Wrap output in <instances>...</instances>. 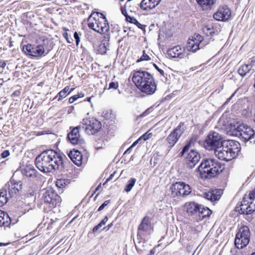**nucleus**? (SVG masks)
<instances>
[{
	"instance_id": "nucleus-6",
	"label": "nucleus",
	"mask_w": 255,
	"mask_h": 255,
	"mask_svg": "<svg viewBox=\"0 0 255 255\" xmlns=\"http://www.w3.org/2000/svg\"><path fill=\"white\" fill-rule=\"evenodd\" d=\"M236 211L240 214L247 215L255 211V189L244 197L241 205L236 207Z\"/></svg>"
},
{
	"instance_id": "nucleus-50",
	"label": "nucleus",
	"mask_w": 255,
	"mask_h": 255,
	"mask_svg": "<svg viewBox=\"0 0 255 255\" xmlns=\"http://www.w3.org/2000/svg\"><path fill=\"white\" fill-rule=\"evenodd\" d=\"M121 10L122 14L125 16L126 18H127V16H128L127 14V10L126 8L123 6L121 7Z\"/></svg>"
},
{
	"instance_id": "nucleus-7",
	"label": "nucleus",
	"mask_w": 255,
	"mask_h": 255,
	"mask_svg": "<svg viewBox=\"0 0 255 255\" xmlns=\"http://www.w3.org/2000/svg\"><path fill=\"white\" fill-rule=\"evenodd\" d=\"M189 146V144L184 146L180 154L181 156L185 157V164L187 167L192 169L198 163L201 157L199 153L195 150L192 149L189 152H187Z\"/></svg>"
},
{
	"instance_id": "nucleus-16",
	"label": "nucleus",
	"mask_w": 255,
	"mask_h": 255,
	"mask_svg": "<svg viewBox=\"0 0 255 255\" xmlns=\"http://www.w3.org/2000/svg\"><path fill=\"white\" fill-rule=\"evenodd\" d=\"M231 16V11L226 5L220 7L213 15L214 18L218 21H226Z\"/></svg>"
},
{
	"instance_id": "nucleus-36",
	"label": "nucleus",
	"mask_w": 255,
	"mask_h": 255,
	"mask_svg": "<svg viewBox=\"0 0 255 255\" xmlns=\"http://www.w3.org/2000/svg\"><path fill=\"white\" fill-rule=\"evenodd\" d=\"M203 32L207 36H212L214 33V29L212 25H206L203 28Z\"/></svg>"
},
{
	"instance_id": "nucleus-9",
	"label": "nucleus",
	"mask_w": 255,
	"mask_h": 255,
	"mask_svg": "<svg viewBox=\"0 0 255 255\" xmlns=\"http://www.w3.org/2000/svg\"><path fill=\"white\" fill-rule=\"evenodd\" d=\"M223 142L222 136L215 131L210 132L204 143L205 148L208 150H215Z\"/></svg>"
},
{
	"instance_id": "nucleus-43",
	"label": "nucleus",
	"mask_w": 255,
	"mask_h": 255,
	"mask_svg": "<svg viewBox=\"0 0 255 255\" xmlns=\"http://www.w3.org/2000/svg\"><path fill=\"white\" fill-rule=\"evenodd\" d=\"M151 136H152L151 133H148L147 132L145 133L144 134H143L141 136H140V137L139 138V139H142L144 141H145L147 139L150 138L151 137Z\"/></svg>"
},
{
	"instance_id": "nucleus-37",
	"label": "nucleus",
	"mask_w": 255,
	"mask_h": 255,
	"mask_svg": "<svg viewBox=\"0 0 255 255\" xmlns=\"http://www.w3.org/2000/svg\"><path fill=\"white\" fill-rule=\"evenodd\" d=\"M136 182V179L135 178H131L128 181V184L125 187V191L127 192H128L130 191V190L132 189V187L135 184V183Z\"/></svg>"
},
{
	"instance_id": "nucleus-55",
	"label": "nucleus",
	"mask_w": 255,
	"mask_h": 255,
	"mask_svg": "<svg viewBox=\"0 0 255 255\" xmlns=\"http://www.w3.org/2000/svg\"><path fill=\"white\" fill-rule=\"evenodd\" d=\"M150 109H147L144 112V113L143 114V115H147V114H148L150 111Z\"/></svg>"
},
{
	"instance_id": "nucleus-30",
	"label": "nucleus",
	"mask_w": 255,
	"mask_h": 255,
	"mask_svg": "<svg viewBox=\"0 0 255 255\" xmlns=\"http://www.w3.org/2000/svg\"><path fill=\"white\" fill-rule=\"evenodd\" d=\"M196 1L203 10H209L212 8L216 0H196Z\"/></svg>"
},
{
	"instance_id": "nucleus-19",
	"label": "nucleus",
	"mask_w": 255,
	"mask_h": 255,
	"mask_svg": "<svg viewBox=\"0 0 255 255\" xmlns=\"http://www.w3.org/2000/svg\"><path fill=\"white\" fill-rule=\"evenodd\" d=\"M200 205L194 202H188L185 203L184 210L189 216L197 221V217L198 215Z\"/></svg>"
},
{
	"instance_id": "nucleus-11",
	"label": "nucleus",
	"mask_w": 255,
	"mask_h": 255,
	"mask_svg": "<svg viewBox=\"0 0 255 255\" xmlns=\"http://www.w3.org/2000/svg\"><path fill=\"white\" fill-rule=\"evenodd\" d=\"M152 75L145 71L138 70L133 72L132 80L136 87L140 90L143 84Z\"/></svg>"
},
{
	"instance_id": "nucleus-5",
	"label": "nucleus",
	"mask_w": 255,
	"mask_h": 255,
	"mask_svg": "<svg viewBox=\"0 0 255 255\" xmlns=\"http://www.w3.org/2000/svg\"><path fill=\"white\" fill-rule=\"evenodd\" d=\"M233 134L240 136L245 142L250 141V142H255V131L252 128L244 124L237 123L231 128Z\"/></svg>"
},
{
	"instance_id": "nucleus-62",
	"label": "nucleus",
	"mask_w": 255,
	"mask_h": 255,
	"mask_svg": "<svg viewBox=\"0 0 255 255\" xmlns=\"http://www.w3.org/2000/svg\"><path fill=\"white\" fill-rule=\"evenodd\" d=\"M64 37H65V38H66V36H68V34H67V33H64Z\"/></svg>"
},
{
	"instance_id": "nucleus-56",
	"label": "nucleus",
	"mask_w": 255,
	"mask_h": 255,
	"mask_svg": "<svg viewBox=\"0 0 255 255\" xmlns=\"http://www.w3.org/2000/svg\"><path fill=\"white\" fill-rule=\"evenodd\" d=\"M113 226V223H111V224H109L107 226V231L109 230Z\"/></svg>"
},
{
	"instance_id": "nucleus-26",
	"label": "nucleus",
	"mask_w": 255,
	"mask_h": 255,
	"mask_svg": "<svg viewBox=\"0 0 255 255\" xmlns=\"http://www.w3.org/2000/svg\"><path fill=\"white\" fill-rule=\"evenodd\" d=\"M212 214V211L207 207H204L202 205H200L199 212L198 215L197 217V221L202 220L206 217H208Z\"/></svg>"
},
{
	"instance_id": "nucleus-4",
	"label": "nucleus",
	"mask_w": 255,
	"mask_h": 255,
	"mask_svg": "<svg viewBox=\"0 0 255 255\" xmlns=\"http://www.w3.org/2000/svg\"><path fill=\"white\" fill-rule=\"evenodd\" d=\"M88 25L90 28L101 33H107L110 30L108 20L106 17L99 12H93L89 16Z\"/></svg>"
},
{
	"instance_id": "nucleus-18",
	"label": "nucleus",
	"mask_w": 255,
	"mask_h": 255,
	"mask_svg": "<svg viewBox=\"0 0 255 255\" xmlns=\"http://www.w3.org/2000/svg\"><path fill=\"white\" fill-rule=\"evenodd\" d=\"M228 148L224 147V142L214 151L216 156L220 159L230 161L234 158V156L230 152Z\"/></svg>"
},
{
	"instance_id": "nucleus-61",
	"label": "nucleus",
	"mask_w": 255,
	"mask_h": 255,
	"mask_svg": "<svg viewBox=\"0 0 255 255\" xmlns=\"http://www.w3.org/2000/svg\"><path fill=\"white\" fill-rule=\"evenodd\" d=\"M87 101L90 102H91V97L87 98Z\"/></svg>"
},
{
	"instance_id": "nucleus-38",
	"label": "nucleus",
	"mask_w": 255,
	"mask_h": 255,
	"mask_svg": "<svg viewBox=\"0 0 255 255\" xmlns=\"http://www.w3.org/2000/svg\"><path fill=\"white\" fill-rule=\"evenodd\" d=\"M69 180L65 179H58L56 182V186L59 188H63L69 184Z\"/></svg>"
},
{
	"instance_id": "nucleus-51",
	"label": "nucleus",
	"mask_w": 255,
	"mask_h": 255,
	"mask_svg": "<svg viewBox=\"0 0 255 255\" xmlns=\"http://www.w3.org/2000/svg\"><path fill=\"white\" fill-rule=\"evenodd\" d=\"M135 25H136L138 28H140L141 29H144L145 27V25H143L140 24L138 21H137V23H136V24Z\"/></svg>"
},
{
	"instance_id": "nucleus-39",
	"label": "nucleus",
	"mask_w": 255,
	"mask_h": 255,
	"mask_svg": "<svg viewBox=\"0 0 255 255\" xmlns=\"http://www.w3.org/2000/svg\"><path fill=\"white\" fill-rule=\"evenodd\" d=\"M84 96V94L82 93L74 95L69 99V103L72 104L74 103L76 100H77L78 98L80 97H83Z\"/></svg>"
},
{
	"instance_id": "nucleus-44",
	"label": "nucleus",
	"mask_w": 255,
	"mask_h": 255,
	"mask_svg": "<svg viewBox=\"0 0 255 255\" xmlns=\"http://www.w3.org/2000/svg\"><path fill=\"white\" fill-rule=\"evenodd\" d=\"M74 37L76 40V45L78 46L80 41V38L79 36V34L77 32H75L74 33Z\"/></svg>"
},
{
	"instance_id": "nucleus-57",
	"label": "nucleus",
	"mask_w": 255,
	"mask_h": 255,
	"mask_svg": "<svg viewBox=\"0 0 255 255\" xmlns=\"http://www.w3.org/2000/svg\"><path fill=\"white\" fill-rule=\"evenodd\" d=\"M138 140H139V139H138L137 140L134 142L130 146L131 147H133V146H134L137 144Z\"/></svg>"
},
{
	"instance_id": "nucleus-23",
	"label": "nucleus",
	"mask_w": 255,
	"mask_h": 255,
	"mask_svg": "<svg viewBox=\"0 0 255 255\" xmlns=\"http://www.w3.org/2000/svg\"><path fill=\"white\" fill-rule=\"evenodd\" d=\"M222 194L223 190L218 189L204 193L203 197L211 202H214L219 200Z\"/></svg>"
},
{
	"instance_id": "nucleus-47",
	"label": "nucleus",
	"mask_w": 255,
	"mask_h": 255,
	"mask_svg": "<svg viewBox=\"0 0 255 255\" xmlns=\"http://www.w3.org/2000/svg\"><path fill=\"white\" fill-rule=\"evenodd\" d=\"M103 225L101 224V223H100L99 224H98L97 226L94 227V228L93 229V232H97L99 230V229Z\"/></svg>"
},
{
	"instance_id": "nucleus-52",
	"label": "nucleus",
	"mask_w": 255,
	"mask_h": 255,
	"mask_svg": "<svg viewBox=\"0 0 255 255\" xmlns=\"http://www.w3.org/2000/svg\"><path fill=\"white\" fill-rule=\"evenodd\" d=\"M108 220V218L107 216H106L103 220L100 222L101 224H102L103 226L105 225L106 223L107 222Z\"/></svg>"
},
{
	"instance_id": "nucleus-34",
	"label": "nucleus",
	"mask_w": 255,
	"mask_h": 255,
	"mask_svg": "<svg viewBox=\"0 0 255 255\" xmlns=\"http://www.w3.org/2000/svg\"><path fill=\"white\" fill-rule=\"evenodd\" d=\"M9 196H7L6 190L3 188L0 190V207L3 206L8 201Z\"/></svg>"
},
{
	"instance_id": "nucleus-3",
	"label": "nucleus",
	"mask_w": 255,
	"mask_h": 255,
	"mask_svg": "<svg viewBox=\"0 0 255 255\" xmlns=\"http://www.w3.org/2000/svg\"><path fill=\"white\" fill-rule=\"evenodd\" d=\"M197 169L201 174L206 173L205 177L212 178L221 173L224 166L218 160L208 158L203 160Z\"/></svg>"
},
{
	"instance_id": "nucleus-58",
	"label": "nucleus",
	"mask_w": 255,
	"mask_h": 255,
	"mask_svg": "<svg viewBox=\"0 0 255 255\" xmlns=\"http://www.w3.org/2000/svg\"><path fill=\"white\" fill-rule=\"evenodd\" d=\"M113 176H114L113 174H111L110 175V176L107 179L106 182L110 181L112 178Z\"/></svg>"
},
{
	"instance_id": "nucleus-49",
	"label": "nucleus",
	"mask_w": 255,
	"mask_h": 255,
	"mask_svg": "<svg viewBox=\"0 0 255 255\" xmlns=\"http://www.w3.org/2000/svg\"><path fill=\"white\" fill-rule=\"evenodd\" d=\"M153 65H154V67L158 70V71L160 73V74L161 75L164 76V72L163 70L159 68L158 67L156 64H154Z\"/></svg>"
},
{
	"instance_id": "nucleus-12",
	"label": "nucleus",
	"mask_w": 255,
	"mask_h": 255,
	"mask_svg": "<svg viewBox=\"0 0 255 255\" xmlns=\"http://www.w3.org/2000/svg\"><path fill=\"white\" fill-rule=\"evenodd\" d=\"M81 129L82 128L80 125L73 128L71 132L68 134L67 138L72 144L79 145L83 147L85 145V141L80 135L79 130Z\"/></svg>"
},
{
	"instance_id": "nucleus-1",
	"label": "nucleus",
	"mask_w": 255,
	"mask_h": 255,
	"mask_svg": "<svg viewBox=\"0 0 255 255\" xmlns=\"http://www.w3.org/2000/svg\"><path fill=\"white\" fill-rule=\"evenodd\" d=\"M63 156L65 157L54 150H45L36 157L35 165L39 170L44 173L61 170L64 168Z\"/></svg>"
},
{
	"instance_id": "nucleus-32",
	"label": "nucleus",
	"mask_w": 255,
	"mask_h": 255,
	"mask_svg": "<svg viewBox=\"0 0 255 255\" xmlns=\"http://www.w3.org/2000/svg\"><path fill=\"white\" fill-rule=\"evenodd\" d=\"M138 241L137 243H135V246L136 249L139 254H142L145 251L144 244L145 242L142 241V237L140 239V237L137 238Z\"/></svg>"
},
{
	"instance_id": "nucleus-35",
	"label": "nucleus",
	"mask_w": 255,
	"mask_h": 255,
	"mask_svg": "<svg viewBox=\"0 0 255 255\" xmlns=\"http://www.w3.org/2000/svg\"><path fill=\"white\" fill-rule=\"evenodd\" d=\"M69 90V87L66 86L62 90H61L57 95V96L55 97V98H56L58 96H59L58 101H60L63 99L64 98H65L67 95L69 94L70 93V92L67 94L68 91Z\"/></svg>"
},
{
	"instance_id": "nucleus-15",
	"label": "nucleus",
	"mask_w": 255,
	"mask_h": 255,
	"mask_svg": "<svg viewBox=\"0 0 255 255\" xmlns=\"http://www.w3.org/2000/svg\"><path fill=\"white\" fill-rule=\"evenodd\" d=\"M3 189L8 192L9 198L17 196L22 189V184L20 182L10 181L7 182L4 186Z\"/></svg>"
},
{
	"instance_id": "nucleus-42",
	"label": "nucleus",
	"mask_w": 255,
	"mask_h": 255,
	"mask_svg": "<svg viewBox=\"0 0 255 255\" xmlns=\"http://www.w3.org/2000/svg\"><path fill=\"white\" fill-rule=\"evenodd\" d=\"M126 20L127 21H128L134 24H135L136 23H137V20L135 18L132 16H130L129 15L127 16Z\"/></svg>"
},
{
	"instance_id": "nucleus-64",
	"label": "nucleus",
	"mask_w": 255,
	"mask_h": 255,
	"mask_svg": "<svg viewBox=\"0 0 255 255\" xmlns=\"http://www.w3.org/2000/svg\"><path fill=\"white\" fill-rule=\"evenodd\" d=\"M254 121L255 122V118H254Z\"/></svg>"
},
{
	"instance_id": "nucleus-63",
	"label": "nucleus",
	"mask_w": 255,
	"mask_h": 255,
	"mask_svg": "<svg viewBox=\"0 0 255 255\" xmlns=\"http://www.w3.org/2000/svg\"><path fill=\"white\" fill-rule=\"evenodd\" d=\"M251 255H255V252L253 253Z\"/></svg>"
},
{
	"instance_id": "nucleus-28",
	"label": "nucleus",
	"mask_w": 255,
	"mask_h": 255,
	"mask_svg": "<svg viewBox=\"0 0 255 255\" xmlns=\"http://www.w3.org/2000/svg\"><path fill=\"white\" fill-rule=\"evenodd\" d=\"M181 188V186L180 185V182H176L172 184L169 188V192H170L169 195L170 196L173 198L179 196L180 189Z\"/></svg>"
},
{
	"instance_id": "nucleus-41",
	"label": "nucleus",
	"mask_w": 255,
	"mask_h": 255,
	"mask_svg": "<svg viewBox=\"0 0 255 255\" xmlns=\"http://www.w3.org/2000/svg\"><path fill=\"white\" fill-rule=\"evenodd\" d=\"M150 59V58L149 56L145 53L144 51H143L142 55L141 56L140 59L138 60L137 62L149 60Z\"/></svg>"
},
{
	"instance_id": "nucleus-2",
	"label": "nucleus",
	"mask_w": 255,
	"mask_h": 255,
	"mask_svg": "<svg viewBox=\"0 0 255 255\" xmlns=\"http://www.w3.org/2000/svg\"><path fill=\"white\" fill-rule=\"evenodd\" d=\"M203 38L201 35L198 34L196 37L189 38L186 47L182 49L179 45L174 46L167 50L168 55L172 58H176L177 61L184 58L188 55L185 50L195 52L202 48V42Z\"/></svg>"
},
{
	"instance_id": "nucleus-45",
	"label": "nucleus",
	"mask_w": 255,
	"mask_h": 255,
	"mask_svg": "<svg viewBox=\"0 0 255 255\" xmlns=\"http://www.w3.org/2000/svg\"><path fill=\"white\" fill-rule=\"evenodd\" d=\"M110 203V200H106L105 201L99 208L98 209V211H101L103 210L104 208L108 205Z\"/></svg>"
},
{
	"instance_id": "nucleus-21",
	"label": "nucleus",
	"mask_w": 255,
	"mask_h": 255,
	"mask_svg": "<svg viewBox=\"0 0 255 255\" xmlns=\"http://www.w3.org/2000/svg\"><path fill=\"white\" fill-rule=\"evenodd\" d=\"M224 147L228 148L229 151L234 157H235L240 150V144L239 142L234 140H223Z\"/></svg>"
},
{
	"instance_id": "nucleus-22",
	"label": "nucleus",
	"mask_w": 255,
	"mask_h": 255,
	"mask_svg": "<svg viewBox=\"0 0 255 255\" xmlns=\"http://www.w3.org/2000/svg\"><path fill=\"white\" fill-rule=\"evenodd\" d=\"M151 228L150 222L147 217L142 219L138 228L137 237L141 239L145 233H148Z\"/></svg>"
},
{
	"instance_id": "nucleus-25",
	"label": "nucleus",
	"mask_w": 255,
	"mask_h": 255,
	"mask_svg": "<svg viewBox=\"0 0 255 255\" xmlns=\"http://www.w3.org/2000/svg\"><path fill=\"white\" fill-rule=\"evenodd\" d=\"M161 0H142L140 7L143 10L151 9L155 8Z\"/></svg>"
},
{
	"instance_id": "nucleus-53",
	"label": "nucleus",
	"mask_w": 255,
	"mask_h": 255,
	"mask_svg": "<svg viewBox=\"0 0 255 255\" xmlns=\"http://www.w3.org/2000/svg\"><path fill=\"white\" fill-rule=\"evenodd\" d=\"M6 65L5 61L3 60H0V67L4 68Z\"/></svg>"
},
{
	"instance_id": "nucleus-27",
	"label": "nucleus",
	"mask_w": 255,
	"mask_h": 255,
	"mask_svg": "<svg viewBox=\"0 0 255 255\" xmlns=\"http://www.w3.org/2000/svg\"><path fill=\"white\" fill-rule=\"evenodd\" d=\"M22 173L28 177L34 178L37 177V171L32 165H28L22 170Z\"/></svg>"
},
{
	"instance_id": "nucleus-8",
	"label": "nucleus",
	"mask_w": 255,
	"mask_h": 255,
	"mask_svg": "<svg viewBox=\"0 0 255 255\" xmlns=\"http://www.w3.org/2000/svg\"><path fill=\"white\" fill-rule=\"evenodd\" d=\"M80 126L85 132L89 135L94 134L99 132L102 128L100 122L94 118H87L83 119Z\"/></svg>"
},
{
	"instance_id": "nucleus-40",
	"label": "nucleus",
	"mask_w": 255,
	"mask_h": 255,
	"mask_svg": "<svg viewBox=\"0 0 255 255\" xmlns=\"http://www.w3.org/2000/svg\"><path fill=\"white\" fill-rule=\"evenodd\" d=\"M119 87V83L118 82H112L110 83L109 87L108 88V90L110 89H117Z\"/></svg>"
},
{
	"instance_id": "nucleus-10",
	"label": "nucleus",
	"mask_w": 255,
	"mask_h": 255,
	"mask_svg": "<svg viewBox=\"0 0 255 255\" xmlns=\"http://www.w3.org/2000/svg\"><path fill=\"white\" fill-rule=\"evenodd\" d=\"M250 232L247 226L241 227L236 234L235 239V245L238 249H242L246 247L249 242Z\"/></svg>"
},
{
	"instance_id": "nucleus-54",
	"label": "nucleus",
	"mask_w": 255,
	"mask_h": 255,
	"mask_svg": "<svg viewBox=\"0 0 255 255\" xmlns=\"http://www.w3.org/2000/svg\"><path fill=\"white\" fill-rule=\"evenodd\" d=\"M132 147H131V146H130L129 148H128L126 150V151L125 152L124 154H128V153H129L130 152V151L131 150Z\"/></svg>"
},
{
	"instance_id": "nucleus-46",
	"label": "nucleus",
	"mask_w": 255,
	"mask_h": 255,
	"mask_svg": "<svg viewBox=\"0 0 255 255\" xmlns=\"http://www.w3.org/2000/svg\"><path fill=\"white\" fill-rule=\"evenodd\" d=\"M9 155V152L8 150H4L2 153L1 154V156L2 158H4L8 156Z\"/></svg>"
},
{
	"instance_id": "nucleus-24",
	"label": "nucleus",
	"mask_w": 255,
	"mask_h": 255,
	"mask_svg": "<svg viewBox=\"0 0 255 255\" xmlns=\"http://www.w3.org/2000/svg\"><path fill=\"white\" fill-rule=\"evenodd\" d=\"M68 155L73 162L77 165L80 166L82 163V156L81 152L78 150H71Z\"/></svg>"
},
{
	"instance_id": "nucleus-60",
	"label": "nucleus",
	"mask_w": 255,
	"mask_h": 255,
	"mask_svg": "<svg viewBox=\"0 0 255 255\" xmlns=\"http://www.w3.org/2000/svg\"><path fill=\"white\" fill-rule=\"evenodd\" d=\"M100 187H101V184L99 185L97 187V188H96V189H95V192H96V191L98 190L99 189V188H100Z\"/></svg>"
},
{
	"instance_id": "nucleus-17",
	"label": "nucleus",
	"mask_w": 255,
	"mask_h": 255,
	"mask_svg": "<svg viewBox=\"0 0 255 255\" xmlns=\"http://www.w3.org/2000/svg\"><path fill=\"white\" fill-rule=\"evenodd\" d=\"M139 90L148 95H152L155 92L156 85L152 76L147 79L146 82L143 84V86Z\"/></svg>"
},
{
	"instance_id": "nucleus-33",
	"label": "nucleus",
	"mask_w": 255,
	"mask_h": 255,
	"mask_svg": "<svg viewBox=\"0 0 255 255\" xmlns=\"http://www.w3.org/2000/svg\"><path fill=\"white\" fill-rule=\"evenodd\" d=\"M252 68L251 64H245L241 66L238 69V73L242 77H244Z\"/></svg>"
},
{
	"instance_id": "nucleus-31",
	"label": "nucleus",
	"mask_w": 255,
	"mask_h": 255,
	"mask_svg": "<svg viewBox=\"0 0 255 255\" xmlns=\"http://www.w3.org/2000/svg\"><path fill=\"white\" fill-rule=\"evenodd\" d=\"M180 185L181 188L180 189L179 196L186 197L191 193L192 189L188 184L183 182H180Z\"/></svg>"
},
{
	"instance_id": "nucleus-13",
	"label": "nucleus",
	"mask_w": 255,
	"mask_h": 255,
	"mask_svg": "<svg viewBox=\"0 0 255 255\" xmlns=\"http://www.w3.org/2000/svg\"><path fill=\"white\" fill-rule=\"evenodd\" d=\"M43 198L44 202L49 204V210L58 206L61 202L60 197L52 191L45 192L43 194Z\"/></svg>"
},
{
	"instance_id": "nucleus-59",
	"label": "nucleus",
	"mask_w": 255,
	"mask_h": 255,
	"mask_svg": "<svg viewBox=\"0 0 255 255\" xmlns=\"http://www.w3.org/2000/svg\"><path fill=\"white\" fill-rule=\"evenodd\" d=\"M7 245H8V243H0V246H6Z\"/></svg>"
},
{
	"instance_id": "nucleus-29",
	"label": "nucleus",
	"mask_w": 255,
	"mask_h": 255,
	"mask_svg": "<svg viewBox=\"0 0 255 255\" xmlns=\"http://www.w3.org/2000/svg\"><path fill=\"white\" fill-rule=\"evenodd\" d=\"M11 222V219L7 213L1 211L0 213V227H8Z\"/></svg>"
},
{
	"instance_id": "nucleus-20",
	"label": "nucleus",
	"mask_w": 255,
	"mask_h": 255,
	"mask_svg": "<svg viewBox=\"0 0 255 255\" xmlns=\"http://www.w3.org/2000/svg\"><path fill=\"white\" fill-rule=\"evenodd\" d=\"M182 133L181 125H179L166 138L169 146L172 147L178 140Z\"/></svg>"
},
{
	"instance_id": "nucleus-48",
	"label": "nucleus",
	"mask_w": 255,
	"mask_h": 255,
	"mask_svg": "<svg viewBox=\"0 0 255 255\" xmlns=\"http://www.w3.org/2000/svg\"><path fill=\"white\" fill-rule=\"evenodd\" d=\"M108 46H109V44H108V43H107L106 45V44H105V43H103V44H101V45H100V48H101V49H102V48H104L105 51H103V52H104V53H106V51L107 49H108V47H107Z\"/></svg>"
},
{
	"instance_id": "nucleus-14",
	"label": "nucleus",
	"mask_w": 255,
	"mask_h": 255,
	"mask_svg": "<svg viewBox=\"0 0 255 255\" xmlns=\"http://www.w3.org/2000/svg\"><path fill=\"white\" fill-rule=\"evenodd\" d=\"M23 51L27 55L33 57L41 56L44 53L45 49L42 45L33 46L31 44L24 45L22 48Z\"/></svg>"
}]
</instances>
